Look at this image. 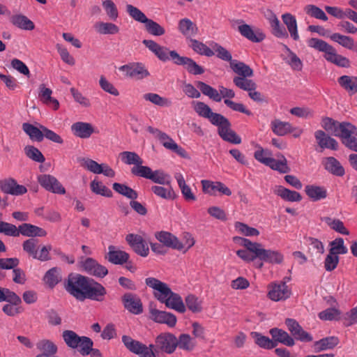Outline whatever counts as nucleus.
Returning a JSON list of instances; mask_svg holds the SVG:
<instances>
[{
  "label": "nucleus",
  "mask_w": 357,
  "mask_h": 357,
  "mask_svg": "<svg viewBox=\"0 0 357 357\" xmlns=\"http://www.w3.org/2000/svg\"><path fill=\"white\" fill-rule=\"evenodd\" d=\"M285 324L291 335L297 340L303 342H310L313 340L312 336L303 329L297 321L287 318Z\"/></svg>",
  "instance_id": "nucleus-11"
},
{
  "label": "nucleus",
  "mask_w": 357,
  "mask_h": 357,
  "mask_svg": "<svg viewBox=\"0 0 357 357\" xmlns=\"http://www.w3.org/2000/svg\"><path fill=\"white\" fill-rule=\"evenodd\" d=\"M305 192L308 197L313 202H317L327 197V191L324 187L315 185H307L305 187Z\"/></svg>",
  "instance_id": "nucleus-32"
},
{
  "label": "nucleus",
  "mask_w": 357,
  "mask_h": 357,
  "mask_svg": "<svg viewBox=\"0 0 357 357\" xmlns=\"http://www.w3.org/2000/svg\"><path fill=\"white\" fill-rule=\"evenodd\" d=\"M91 191L96 194L106 197H112V192L107 186L102 184V182L93 180L90 183Z\"/></svg>",
  "instance_id": "nucleus-57"
},
{
  "label": "nucleus",
  "mask_w": 357,
  "mask_h": 357,
  "mask_svg": "<svg viewBox=\"0 0 357 357\" xmlns=\"http://www.w3.org/2000/svg\"><path fill=\"white\" fill-rule=\"evenodd\" d=\"M112 188L116 192L126 197L128 199H136L138 197L137 192L125 184L114 183Z\"/></svg>",
  "instance_id": "nucleus-50"
},
{
  "label": "nucleus",
  "mask_w": 357,
  "mask_h": 357,
  "mask_svg": "<svg viewBox=\"0 0 357 357\" xmlns=\"http://www.w3.org/2000/svg\"><path fill=\"white\" fill-rule=\"evenodd\" d=\"M333 135L341 138L343 142L344 140H347L353 135L357 136V128L349 122H339Z\"/></svg>",
  "instance_id": "nucleus-22"
},
{
  "label": "nucleus",
  "mask_w": 357,
  "mask_h": 357,
  "mask_svg": "<svg viewBox=\"0 0 357 357\" xmlns=\"http://www.w3.org/2000/svg\"><path fill=\"white\" fill-rule=\"evenodd\" d=\"M126 12L133 20L141 23L145 24L149 19L142 11L131 4L126 5Z\"/></svg>",
  "instance_id": "nucleus-62"
},
{
  "label": "nucleus",
  "mask_w": 357,
  "mask_h": 357,
  "mask_svg": "<svg viewBox=\"0 0 357 357\" xmlns=\"http://www.w3.org/2000/svg\"><path fill=\"white\" fill-rule=\"evenodd\" d=\"M156 239L166 248H170L176 250H182L183 247L181 241L170 232L165 231H158L155 234Z\"/></svg>",
  "instance_id": "nucleus-14"
},
{
  "label": "nucleus",
  "mask_w": 357,
  "mask_h": 357,
  "mask_svg": "<svg viewBox=\"0 0 357 357\" xmlns=\"http://www.w3.org/2000/svg\"><path fill=\"white\" fill-rule=\"evenodd\" d=\"M65 289L79 301L86 299L102 301L107 294L102 284L79 274H70L65 284Z\"/></svg>",
  "instance_id": "nucleus-1"
},
{
  "label": "nucleus",
  "mask_w": 357,
  "mask_h": 357,
  "mask_svg": "<svg viewBox=\"0 0 357 357\" xmlns=\"http://www.w3.org/2000/svg\"><path fill=\"white\" fill-rule=\"evenodd\" d=\"M94 27L100 34H116L119 31L118 26L111 22H97Z\"/></svg>",
  "instance_id": "nucleus-52"
},
{
  "label": "nucleus",
  "mask_w": 357,
  "mask_h": 357,
  "mask_svg": "<svg viewBox=\"0 0 357 357\" xmlns=\"http://www.w3.org/2000/svg\"><path fill=\"white\" fill-rule=\"evenodd\" d=\"M119 70L125 72L126 76L140 80L150 75L149 70L142 63H131L123 65L119 68Z\"/></svg>",
  "instance_id": "nucleus-10"
},
{
  "label": "nucleus",
  "mask_w": 357,
  "mask_h": 357,
  "mask_svg": "<svg viewBox=\"0 0 357 357\" xmlns=\"http://www.w3.org/2000/svg\"><path fill=\"white\" fill-rule=\"evenodd\" d=\"M271 128L273 132L278 136H284L294 132V130H296L289 123L279 119H275L271 122Z\"/></svg>",
  "instance_id": "nucleus-34"
},
{
  "label": "nucleus",
  "mask_w": 357,
  "mask_h": 357,
  "mask_svg": "<svg viewBox=\"0 0 357 357\" xmlns=\"http://www.w3.org/2000/svg\"><path fill=\"white\" fill-rule=\"evenodd\" d=\"M144 24L146 31L153 36H160L165 33V29L153 20L148 19Z\"/></svg>",
  "instance_id": "nucleus-63"
},
{
  "label": "nucleus",
  "mask_w": 357,
  "mask_h": 357,
  "mask_svg": "<svg viewBox=\"0 0 357 357\" xmlns=\"http://www.w3.org/2000/svg\"><path fill=\"white\" fill-rule=\"evenodd\" d=\"M20 234L28 237H44L47 235V231L38 226L23 223L19 226V236Z\"/></svg>",
  "instance_id": "nucleus-27"
},
{
  "label": "nucleus",
  "mask_w": 357,
  "mask_h": 357,
  "mask_svg": "<svg viewBox=\"0 0 357 357\" xmlns=\"http://www.w3.org/2000/svg\"><path fill=\"white\" fill-rule=\"evenodd\" d=\"M251 336L254 338L255 342L261 348L266 349H271L276 347L272 339L264 336L258 332H252Z\"/></svg>",
  "instance_id": "nucleus-48"
},
{
  "label": "nucleus",
  "mask_w": 357,
  "mask_h": 357,
  "mask_svg": "<svg viewBox=\"0 0 357 357\" xmlns=\"http://www.w3.org/2000/svg\"><path fill=\"white\" fill-rule=\"evenodd\" d=\"M167 187L153 185L151 187V191L158 197L167 200H174L177 195L171 185H167Z\"/></svg>",
  "instance_id": "nucleus-39"
},
{
  "label": "nucleus",
  "mask_w": 357,
  "mask_h": 357,
  "mask_svg": "<svg viewBox=\"0 0 357 357\" xmlns=\"http://www.w3.org/2000/svg\"><path fill=\"white\" fill-rule=\"evenodd\" d=\"M211 46L213 50L214 53L216 54V56L218 59L225 61H229L230 64L231 61H234L232 59L231 54L220 44L215 42H212L211 43Z\"/></svg>",
  "instance_id": "nucleus-58"
},
{
  "label": "nucleus",
  "mask_w": 357,
  "mask_h": 357,
  "mask_svg": "<svg viewBox=\"0 0 357 357\" xmlns=\"http://www.w3.org/2000/svg\"><path fill=\"white\" fill-rule=\"evenodd\" d=\"M121 340L125 347L129 351L139 356V357H156L155 354L146 348V344L132 339L130 336L123 335Z\"/></svg>",
  "instance_id": "nucleus-5"
},
{
  "label": "nucleus",
  "mask_w": 357,
  "mask_h": 357,
  "mask_svg": "<svg viewBox=\"0 0 357 357\" xmlns=\"http://www.w3.org/2000/svg\"><path fill=\"white\" fill-rule=\"evenodd\" d=\"M171 56L174 64L183 66L190 74L198 75L205 72L204 68L197 64L192 59L180 56L176 51H172Z\"/></svg>",
  "instance_id": "nucleus-4"
},
{
  "label": "nucleus",
  "mask_w": 357,
  "mask_h": 357,
  "mask_svg": "<svg viewBox=\"0 0 357 357\" xmlns=\"http://www.w3.org/2000/svg\"><path fill=\"white\" fill-rule=\"evenodd\" d=\"M150 313L151 319L155 322L165 324L169 327H174L176 324V317L172 313L157 309L151 310Z\"/></svg>",
  "instance_id": "nucleus-20"
},
{
  "label": "nucleus",
  "mask_w": 357,
  "mask_h": 357,
  "mask_svg": "<svg viewBox=\"0 0 357 357\" xmlns=\"http://www.w3.org/2000/svg\"><path fill=\"white\" fill-rule=\"evenodd\" d=\"M71 131L73 135L82 139L89 138L95 132L93 126L86 122H76L71 126Z\"/></svg>",
  "instance_id": "nucleus-25"
},
{
  "label": "nucleus",
  "mask_w": 357,
  "mask_h": 357,
  "mask_svg": "<svg viewBox=\"0 0 357 357\" xmlns=\"http://www.w3.org/2000/svg\"><path fill=\"white\" fill-rule=\"evenodd\" d=\"M307 45L319 52H324V55H328L333 50V47L326 43V41L317 38H312L307 40Z\"/></svg>",
  "instance_id": "nucleus-45"
},
{
  "label": "nucleus",
  "mask_w": 357,
  "mask_h": 357,
  "mask_svg": "<svg viewBox=\"0 0 357 357\" xmlns=\"http://www.w3.org/2000/svg\"><path fill=\"white\" fill-rule=\"evenodd\" d=\"M238 30L243 37L253 43H260L266 37L265 34L259 29L254 31L252 27L247 24L238 26Z\"/></svg>",
  "instance_id": "nucleus-26"
},
{
  "label": "nucleus",
  "mask_w": 357,
  "mask_h": 357,
  "mask_svg": "<svg viewBox=\"0 0 357 357\" xmlns=\"http://www.w3.org/2000/svg\"><path fill=\"white\" fill-rule=\"evenodd\" d=\"M40 92H39V98L40 100H42L44 103L48 105H52L54 109H57L59 106V101L53 98L51 96L52 93V91L46 88L44 84H40L39 86Z\"/></svg>",
  "instance_id": "nucleus-40"
},
{
  "label": "nucleus",
  "mask_w": 357,
  "mask_h": 357,
  "mask_svg": "<svg viewBox=\"0 0 357 357\" xmlns=\"http://www.w3.org/2000/svg\"><path fill=\"white\" fill-rule=\"evenodd\" d=\"M155 346L167 354H172L176 349V337L170 333H162L156 337Z\"/></svg>",
  "instance_id": "nucleus-16"
},
{
  "label": "nucleus",
  "mask_w": 357,
  "mask_h": 357,
  "mask_svg": "<svg viewBox=\"0 0 357 357\" xmlns=\"http://www.w3.org/2000/svg\"><path fill=\"white\" fill-rule=\"evenodd\" d=\"M253 253L257 259L271 265H281L284 261L283 254L276 250L264 249L261 243L254 249Z\"/></svg>",
  "instance_id": "nucleus-3"
},
{
  "label": "nucleus",
  "mask_w": 357,
  "mask_h": 357,
  "mask_svg": "<svg viewBox=\"0 0 357 357\" xmlns=\"http://www.w3.org/2000/svg\"><path fill=\"white\" fill-rule=\"evenodd\" d=\"M142 43L160 61L165 62L172 60L171 53L173 50H169L167 47L161 46L152 40H144Z\"/></svg>",
  "instance_id": "nucleus-15"
},
{
  "label": "nucleus",
  "mask_w": 357,
  "mask_h": 357,
  "mask_svg": "<svg viewBox=\"0 0 357 357\" xmlns=\"http://www.w3.org/2000/svg\"><path fill=\"white\" fill-rule=\"evenodd\" d=\"M2 192L12 195L19 196L25 194L27 189L24 185L17 184L14 178H8L0 181Z\"/></svg>",
  "instance_id": "nucleus-17"
},
{
  "label": "nucleus",
  "mask_w": 357,
  "mask_h": 357,
  "mask_svg": "<svg viewBox=\"0 0 357 357\" xmlns=\"http://www.w3.org/2000/svg\"><path fill=\"white\" fill-rule=\"evenodd\" d=\"M162 303H165L167 307L173 309L178 312L183 313L185 312V306L182 298L178 294L173 291L170 293Z\"/></svg>",
  "instance_id": "nucleus-28"
},
{
  "label": "nucleus",
  "mask_w": 357,
  "mask_h": 357,
  "mask_svg": "<svg viewBox=\"0 0 357 357\" xmlns=\"http://www.w3.org/2000/svg\"><path fill=\"white\" fill-rule=\"evenodd\" d=\"M190 42L192 43V49L197 54L200 55H204L208 57H211L215 54L213 50L208 47L204 43L195 39H190Z\"/></svg>",
  "instance_id": "nucleus-56"
},
{
  "label": "nucleus",
  "mask_w": 357,
  "mask_h": 357,
  "mask_svg": "<svg viewBox=\"0 0 357 357\" xmlns=\"http://www.w3.org/2000/svg\"><path fill=\"white\" fill-rule=\"evenodd\" d=\"M10 22L14 26L23 30L31 31L35 28L34 23L23 15H13Z\"/></svg>",
  "instance_id": "nucleus-38"
},
{
  "label": "nucleus",
  "mask_w": 357,
  "mask_h": 357,
  "mask_svg": "<svg viewBox=\"0 0 357 357\" xmlns=\"http://www.w3.org/2000/svg\"><path fill=\"white\" fill-rule=\"evenodd\" d=\"M196 85L204 95L209 97L213 100L215 102H220L222 100V97L218 91L210 85L202 81L197 82Z\"/></svg>",
  "instance_id": "nucleus-42"
},
{
  "label": "nucleus",
  "mask_w": 357,
  "mask_h": 357,
  "mask_svg": "<svg viewBox=\"0 0 357 357\" xmlns=\"http://www.w3.org/2000/svg\"><path fill=\"white\" fill-rule=\"evenodd\" d=\"M195 341L188 334H181L178 340L176 339V348L185 351H192L195 347Z\"/></svg>",
  "instance_id": "nucleus-54"
},
{
  "label": "nucleus",
  "mask_w": 357,
  "mask_h": 357,
  "mask_svg": "<svg viewBox=\"0 0 357 357\" xmlns=\"http://www.w3.org/2000/svg\"><path fill=\"white\" fill-rule=\"evenodd\" d=\"M325 169L330 173L337 176H342L344 174V169L340 162L334 157H327L323 162Z\"/></svg>",
  "instance_id": "nucleus-31"
},
{
  "label": "nucleus",
  "mask_w": 357,
  "mask_h": 357,
  "mask_svg": "<svg viewBox=\"0 0 357 357\" xmlns=\"http://www.w3.org/2000/svg\"><path fill=\"white\" fill-rule=\"evenodd\" d=\"M145 282L148 287L154 289L153 295L160 303H162L172 291L166 283L156 278H147Z\"/></svg>",
  "instance_id": "nucleus-9"
},
{
  "label": "nucleus",
  "mask_w": 357,
  "mask_h": 357,
  "mask_svg": "<svg viewBox=\"0 0 357 357\" xmlns=\"http://www.w3.org/2000/svg\"><path fill=\"white\" fill-rule=\"evenodd\" d=\"M192 104L195 112L199 116L208 119L213 126L218 125V122L224 117L220 114L213 112L211 107L203 102H193Z\"/></svg>",
  "instance_id": "nucleus-12"
},
{
  "label": "nucleus",
  "mask_w": 357,
  "mask_h": 357,
  "mask_svg": "<svg viewBox=\"0 0 357 357\" xmlns=\"http://www.w3.org/2000/svg\"><path fill=\"white\" fill-rule=\"evenodd\" d=\"M329 54L328 55H324L325 59L331 62L335 65H336L338 67L341 68H349L350 67V61L348 58L341 55L338 54L337 53L336 50L333 47V50L331 51V52H328Z\"/></svg>",
  "instance_id": "nucleus-35"
},
{
  "label": "nucleus",
  "mask_w": 357,
  "mask_h": 357,
  "mask_svg": "<svg viewBox=\"0 0 357 357\" xmlns=\"http://www.w3.org/2000/svg\"><path fill=\"white\" fill-rule=\"evenodd\" d=\"M6 301L13 305H17L21 303L22 301L15 292L11 291L6 288L0 287V302Z\"/></svg>",
  "instance_id": "nucleus-55"
},
{
  "label": "nucleus",
  "mask_w": 357,
  "mask_h": 357,
  "mask_svg": "<svg viewBox=\"0 0 357 357\" xmlns=\"http://www.w3.org/2000/svg\"><path fill=\"white\" fill-rule=\"evenodd\" d=\"M339 344V339L335 336H329L322 338L314 343V350L315 352L332 349Z\"/></svg>",
  "instance_id": "nucleus-30"
},
{
  "label": "nucleus",
  "mask_w": 357,
  "mask_h": 357,
  "mask_svg": "<svg viewBox=\"0 0 357 357\" xmlns=\"http://www.w3.org/2000/svg\"><path fill=\"white\" fill-rule=\"evenodd\" d=\"M269 167L273 170L278 171L281 174H286L290 172V167L287 165V160L284 155H282L281 160H276L271 158L270 160L267 161Z\"/></svg>",
  "instance_id": "nucleus-46"
},
{
  "label": "nucleus",
  "mask_w": 357,
  "mask_h": 357,
  "mask_svg": "<svg viewBox=\"0 0 357 357\" xmlns=\"http://www.w3.org/2000/svg\"><path fill=\"white\" fill-rule=\"evenodd\" d=\"M26 155L33 161L38 162H44L45 158L38 149L33 146L28 145L24 147Z\"/></svg>",
  "instance_id": "nucleus-64"
},
{
  "label": "nucleus",
  "mask_w": 357,
  "mask_h": 357,
  "mask_svg": "<svg viewBox=\"0 0 357 357\" xmlns=\"http://www.w3.org/2000/svg\"><path fill=\"white\" fill-rule=\"evenodd\" d=\"M267 19L269 21L271 27L272 29V33L277 38H288V33L285 28L280 24L275 14L271 10H267Z\"/></svg>",
  "instance_id": "nucleus-24"
},
{
  "label": "nucleus",
  "mask_w": 357,
  "mask_h": 357,
  "mask_svg": "<svg viewBox=\"0 0 357 357\" xmlns=\"http://www.w3.org/2000/svg\"><path fill=\"white\" fill-rule=\"evenodd\" d=\"M62 338L69 348L78 349L79 352L82 356H87L92 351V347L93 346L92 340L86 336H79L73 331H63Z\"/></svg>",
  "instance_id": "nucleus-2"
},
{
  "label": "nucleus",
  "mask_w": 357,
  "mask_h": 357,
  "mask_svg": "<svg viewBox=\"0 0 357 357\" xmlns=\"http://www.w3.org/2000/svg\"><path fill=\"white\" fill-rule=\"evenodd\" d=\"M144 99L160 107H169L171 105V102L169 99L161 97L157 93H145L144 95Z\"/></svg>",
  "instance_id": "nucleus-61"
},
{
  "label": "nucleus",
  "mask_w": 357,
  "mask_h": 357,
  "mask_svg": "<svg viewBox=\"0 0 357 357\" xmlns=\"http://www.w3.org/2000/svg\"><path fill=\"white\" fill-rule=\"evenodd\" d=\"M330 38L348 50L354 51L356 47V44H355L354 39L349 36L335 33L330 36Z\"/></svg>",
  "instance_id": "nucleus-47"
},
{
  "label": "nucleus",
  "mask_w": 357,
  "mask_h": 357,
  "mask_svg": "<svg viewBox=\"0 0 357 357\" xmlns=\"http://www.w3.org/2000/svg\"><path fill=\"white\" fill-rule=\"evenodd\" d=\"M248 77H234L233 79L234 84L239 89L248 91L255 90L257 88L256 83L247 78Z\"/></svg>",
  "instance_id": "nucleus-53"
},
{
  "label": "nucleus",
  "mask_w": 357,
  "mask_h": 357,
  "mask_svg": "<svg viewBox=\"0 0 357 357\" xmlns=\"http://www.w3.org/2000/svg\"><path fill=\"white\" fill-rule=\"evenodd\" d=\"M119 157L123 163L128 165H133L134 166H137V165L143 164L144 162L139 155L132 151H123L120 153Z\"/></svg>",
  "instance_id": "nucleus-49"
},
{
  "label": "nucleus",
  "mask_w": 357,
  "mask_h": 357,
  "mask_svg": "<svg viewBox=\"0 0 357 357\" xmlns=\"http://www.w3.org/2000/svg\"><path fill=\"white\" fill-rule=\"evenodd\" d=\"M275 193L288 202H300L302 199V196L299 192L291 190L282 185L276 186Z\"/></svg>",
  "instance_id": "nucleus-36"
},
{
  "label": "nucleus",
  "mask_w": 357,
  "mask_h": 357,
  "mask_svg": "<svg viewBox=\"0 0 357 357\" xmlns=\"http://www.w3.org/2000/svg\"><path fill=\"white\" fill-rule=\"evenodd\" d=\"M321 220L324 222L331 229L343 234L349 235V231L345 227L344 222L337 218L324 217Z\"/></svg>",
  "instance_id": "nucleus-37"
},
{
  "label": "nucleus",
  "mask_w": 357,
  "mask_h": 357,
  "mask_svg": "<svg viewBox=\"0 0 357 357\" xmlns=\"http://www.w3.org/2000/svg\"><path fill=\"white\" fill-rule=\"evenodd\" d=\"M37 178L39 184L47 191L58 195H64L66 193L65 188L54 176L40 174L38 176Z\"/></svg>",
  "instance_id": "nucleus-7"
},
{
  "label": "nucleus",
  "mask_w": 357,
  "mask_h": 357,
  "mask_svg": "<svg viewBox=\"0 0 357 357\" xmlns=\"http://www.w3.org/2000/svg\"><path fill=\"white\" fill-rule=\"evenodd\" d=\"M124 307L130 312L135 314H139L143 311L142 303L139 298L135 294L127 293L122 297Z\"/></svg>",
  "instance_id": "nucleus-19"
},
{
  "label": "nucleus",
  "mask_w": 357,
  "mask_h": 357,
  "mask_svg": "<svg viewBox=\"0 0 357 357\" xmlns=\"http://www.w3.org/2000/svg\"><path fill=\"white\" fill-rule=\"evenodd\" d=\"M231 68L234 73L239 75V77H252L253 75L252 69L245 63L237 60L231 61Z\"/></svg>",
  "instance_id": "nucleus-44"
},
{
  "label": "nucleus",
  "mask_w": 357,
  "mask_h": 357,
  "mask_svg": "<svg viewBox=\"0 0 357 357\" xmlns=\"http://www.w3.org/2000/svg\"><path fill=\"white\" fill-rule=\"evenodd\" d=\"M331 248L329 251L331 254L344 255L347 253L348 249L344 245V239L342 238H337L330 242Z\"/></svg>",
  "instance_id": "nucleus-59"
},
{
  "label": "nucleus",
  "mask_w": 357,
  "mask_h": 357,
  "mask_svg": "<svg viewBox=\"0 0 357 357\" xmlns=\"http://www.w3.org/2000/svg\"><path fill=\"white\" fill-rule=\"evenodd\" d=\"M269 333L272 337L274 343L278 346V343H281L287 347H293L295 344L294 339L285 331L273 328L269 331Z\"/></svg>",
  "instance_id": "nucleus-21"
},
{
  "label": "nucleus",
  "mask_w": 357,
  "mask_h": 357,
  "mask_svg": "<svg viewBox=\"0 0 357 357\" xmlns=\"http://www.w3.org/2000/svg\"><path fill=\"white\" fill-rule=\"evenodd\" d=\"M337 82L347 91L357 93V77L342 75L338 78Z\"/></svg>",
  "instance_id": "nucleus-43"
},
{
  "label": "nucleus",
  "mask_w": 357,
  "mask_h": 357,
  "mask_svg": "<svg viewBox=\"0 0 357 357\" xmlns=\"http://www.w3.org/2000/svg\"><path fill=\"white\" fill-rule=\"evenodd\" d=\"M43 280L50 288H53L61 280V276L57 269H49L43 278Z\"/></svg>",
  "instance_id": "nucleus-60"
},
{
  "label": "nucleus",
  "mask_w": 357,
  "mask_h": 357,
  "mask_svg": "<svg viewBox=\"0 0 357 357\" xmlns=\"http://www.w3.org/2000/svg\"><path fill=\"white\" fill-rule=\"evenodd\" d=\"M22 130L33 141L40 142L44 139L43 129L38 128L29 123H24Z\"/></svg>",
  "instance_id": "nucleus-41"
},
{
  "label": "nucleus",
  "mask_w": 357,
  "mask_h": 357,
  "mask_svg": "<svg viewBox=\"0 0 357 357\" xmlns=\"http://www.w3.org/2000/svg\"><path fill=\"white\" fill-rule=\"evenodd\" d=\"M36 348L42 353H46L54 355L57 353V346L52 341L47 339H43L36 343Z\"/></svg>",
  "instance_id": "nucleus-51"
},
{
  "label": "nucleus",
  "mask_w": 357,
  "mask_h": 357,
  "mask_svg": "<svg viewBox=\"0 0 357 357\" xmlns=\"http://www.w3.org/2000/svg\"><path fill=\"white\" fill-rule=\"evenodd\" d=\"M314 137L318 145L322 149H329L334 151L338 149L337 142L334 138L327 135L324 131L321 130H317L314 132Z\"/></svg>",
  "instance_id": "nucleus-23"
},
{
  "label": "nucleus",
  "mask_w": 357,
  "mask_h": 357,
  "mask_svg": "<svg viewBox=\"0 0 357 357\" xmlns=\"http://www.w3.org/2000/svg\"><path fill=\"white\" fill-rule=\"evenodd\" d=\"M178 29L187 38L195 36L198 31L197 25L188 18L179 20Z\"/></svg>",
  "instance_id": "nucleus-29"
},
{
  "label": "nucleus",
  "mask_w": 357,
  "mask_h": 357,
  "mask_svg": "<svg viewBox=\"0 0 357 357\" xmlns=\"http://www.w3.org/2000/svg\"><path fill=\"white\" fill-rule=\"evenodd\" d=\"M282 19L284 24L287 26V30L291 37L294 40H298L299 35L298 32L297 22L295 16L290 13H284L282 15Z\"/></svg>",
  "instance_id": "nucleus-33"
},
{
  "label": "nucleus",
  "mask_w": 357,
  "mask_h": 357,
  "mask_svg": "<svg viewBox=\"0 0 357 357\" xmlns=\"http://www.w3.org/2000/svg\"><path fill=\"white\" fill-rule=\"evenodd\" d=\"M106 258L113 264L123 265L128 261L130 255L128 252L119 249L114 245H109Z\"/></svg>",
  "instance_id": "nucleus-18"
},
{
  "label": "nucleus",
  "mask_w": 357,
  "mask_h": 357,
  "mask_svg": "<svg viewBox=\"0 0 357 357\" xmlns=\"http://www.w3.org/2000/svg\"><path fill=\"white\" fill-rule=\"evenodd\" d=\"M126 241L136 254L141 257L148 256L149 247L148 243L142 236L135 234H128L126 236Z\"/></svg>",
  "instance_id": "nucleus-8"
},
{
  "label": "nucleus",
  "mask_w": 357,
  "mask_h": 357,
  "mask_svg": "<svg viewBox=\"0 0 357 357\" xmlns=\"http://www.w3.org/2000/svg\"><path fill=\"white\" fill-rule=\"evenodd\" d=\"M218 127V133L219 136L225 142L234 144H239L241 143V138L231 129V123L224 116L216 125Z\"/></svg>",
  "instance_id": "nucleus-6"
},
{
  "label": "nucleus",
  "mask_w": 357,
  "mask_h": 357,
  "mask_svg": "<svg viewBox=\"0 0 357 357\" xmlns=\"http://www.w3.org/2000/svg\"><path fill=\"white\" fill-rule=\"evenodd\" d=\"M268 297L273 301L286 300L291 295V291L285 282L271 283L268 286Z\"/></svg>",
  "instance_id": "nucleus-13"
}]
</instances>
